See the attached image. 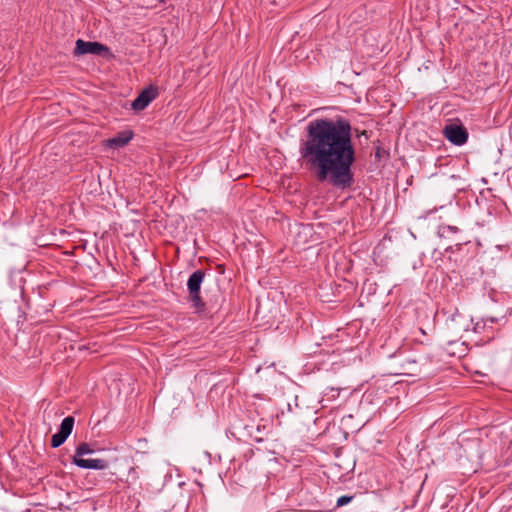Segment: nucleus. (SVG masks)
<instances>
[{"instance_id":"obj_1","label":"nucleus","mask_w":512,"mask_h":512,"mask_svg":"<svg viewBox=\"0 0 512 512\" xmlns=\"http://www.w3.org/2000/svg\"><path fill=\"white\" fill-rule=\"evenodd\" d=\"M299 155L301 164L318 182L341 191L354 185L356 147L349 120L338 117L310 121L299 144Z\"/></svg>"},{"instance_id":"obj_2","label":"nucleus","mask_w":512,"mask_h":512,"mask_svg":"<svg viewBox=\"0 0 512 512\" xmlns=\"http://www.w3.org/2000/svg\"><path fill=\"white\" fill-rule=\"evenodd\" d=\"M205 272L201 269L194 271L188 281L187 288L189 292V299L197 312L205 311V303L200 296L201 284L203 283Z\"/></svg>"},{"instance_id":"obj_3","label":"nucleus","mask_w":512,"mask_h":512,"mask_svg":"<svg viewBox=\"0 0 512 512\" xmlns=\"http://www.w3.org/2000/svg\"><path fill=\"white\" fill-rule=\"evenodd\" d=\"M444 136L454 145L461 146L467 142L468 132L462 124H449L443 130Z\"/></svg>"},{"instance_id":"obj_4","label":"nucleus","mask_w":512,"mask_h":512,"mask_svg":"<svg viewBox=\"0 0 512 512\" xmlns=\"http://www.w3.org/2000/svg\"><path fill=\"white\" fill-rule=\"evenodd\" d=\"M108 47L99 43V42H90V41H84L82 39H78L76 41L75 49H74V55H85V54H92V55H103L104 53L108 52Z\"/></svg>"},{"instance_id":"obj_5","label":"nucleus","mask_w":512,"mask_h":512,"mask_svg":"<svg viewBox=\"0 0 512 512\" xmlns=\"http://www.w3.org/2000/svg\"><path fill=\"white\" fill-rule=\"evenodd\" d=\"M74 422L75 421L72 416H67L62 420L59 431L55 433L51 438L52 448H58L66 441V439L72 433Z\"/></svg>"},{"instance_id":"obj_6","label":"nucleus","mask_w":512,"mask_h":512,"mask_svg":"<svg viewBox=\"0 0 512 512\" xmlns=\"http://www.w3.org/2000/svg\"><path fill=\"white\" fill-rule=\"evenodd\" d=\"M158 95V89L148 86L133 100L132 109L135 111L144 110Z\"/></svg>"},{"instance_id":"obj_7","label":"nucleus","mask_w":512,"mask_h":512,"mask_svg":"<svg viewBox=\"0 0 512 512\" xmlns=\"http://www.w3.org/2000/svg\"><path fill=\"white\" fill-rule=\"evenodd\" d=\"M73 464L83 469H96V470H104L109 467V463L104 459H83L77 458L73 459Z\"/></svg>"},{"instance_id":"obj_8","label":"nucleus","mask_w":512,"mask_h":512,"mask_svg":"<svg viewBox=\"0 0 512 512\" xmlns=\"http://www.w3.org/2000/svg\"><path fill=\"white\" fill-rule=\"evenodd\" d=\"M134 134L131 130L119 132L112 138L107 140V146L110 148H121L126 146L133 138Z\"/></svg>"},{"instance_id":"obj_9","label":"nucleus","mask_w":512,"mask_h":512,"mask_svg":"<svg viewBox=\"0 0 512 512\" xmlns=\"http://www.w3.org/2000/svg\"><path fill=\"white\" fill-rule=\"evenodd\" d=\"M94 450L86 442L80 443L75 450L73 459L82 458L83 455L92 454Z\"/></svg>"},{"instance_id":"obj_10","label":"nucleus","mask_w":512,"mask_h":512,"mask_svg":"<svg viewBox=\"0 0 512 512\" xmlns=\"http://www.w3.org/2000/svg\"><path fill=\"white\" fill-rule=\"evenodd\" d=\"M244 428L248 431L249 436L251 438H253L255 441L261 442L263 440L257 434H254V430H256L257 433L260 432V427L259 426L255 427L254 425H246Z\"/></svg>"},{"instance_id":"obj_11","label":"nucleus","mask_w":512,"mask_h":512,"mask_svg":"<svg viewBox=\"0 0 512 512\" xmlns=\"http://www.w3.org/2000/svg\"><path fill=\"white\" fill-rule=\"evenodd\" d=\"M459 231L458 227L451 226V225H442L439 228V233L441 236L447 234V233H457Z\"/></svg>"},{"instance_id":"obj_12","label":"nucleus","mask_w":512,"mask_h":512,"mask_svg":"<svg viewBox=\"0 0 512 512\" xmlns=\"http://www.w3.org/2000/svg\"><path fill=\"white\" fill-rule=\"evenodd\" d=\"M340 389L328 387L325 389L324 396L330 397L331 399H335L339 395Z\"/></svg>"},{"instance_id":"obj_13","label":"nucleus","mask_w":512,"mask_h":512,"mask_svg":"<svg viewBox=\"0 0 512 512\" xmlns=\"http://www.w3.org/2000/svg\"><path fill=\"white\" fill-rule=\"evenodd\" d=\"M352 498H353L352 496H347V495L339 497L337 499V506L341 507V506L348 504L352 500Z\"/></svg>"},{"instance_id":"obj_14","label":"nucleus","mask_w":512,"mask_h":512,"mask_svg":"<svg viewBox=\"0 0 512 512\" xmlns=\"http://www.w3.org/2000/svg\"><path fill=\"white\" fill-rule=\"evenodd\" d=\"M485 326H486L485 321H483V319H481L480 321H477L474 324L473 330L476 333H480L482 330H484Z\"/></svg>"},{"instance_id":"obj_15","label":"nucleus","mask_w":512,"mask_h":512,"mask_svg":"<svg viewBox=\"0 0 512 512\" xmlns=\"http://www.w3.org/2000/svg\"><path fill=\"white\" fill-rule=\"evenodd\" d=\"M482 319H483V321H485V324H487V323L493 324V323H496V322H498L500 320L497 317H483Z\"/></svg>"},{"instance_id":"obj_16","label":"nucleus","mask_w":512,"mask_h":512,"mask_svg":"<svg viewBox=\"0 0 512 512\" xmlns=\"http://www.w3.org/2000/svg\"><path fill=\"white\" fill-rule=\"evenodd\" d=\"M360 136H364L366 139H368V138H369V135H368L367 131H365V130L361 131V132L358 134V137H360Z\"/></svg>"}]
</instances>
